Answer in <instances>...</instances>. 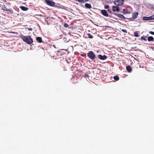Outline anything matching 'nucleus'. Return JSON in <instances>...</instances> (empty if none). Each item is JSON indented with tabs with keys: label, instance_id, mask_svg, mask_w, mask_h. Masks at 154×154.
Returning a JSON list of instances; mask_svg holds the SVG:
<instances>
[{
	"label": "nucleus",
	"instance_id": "nucleus-4",
	"mask_svg": "<svg viewBox=\"0 0 154 154\" xmlns=\"http://www.w3.org/2000/svg\"><path fill=\"white\" fill-rule=\"evenodd\" d=\"M143 20L149 21L154 20V15H152L149 17L144 16L142 18Z\"/></svg>",
	"mask_w": 154,
	"mask_h": 154
},
{
	"label": "nucleus",
	"instance_id": "nucleus-45",
	"mask_svg": "<svg viewBox=\"0 0 154 154\" xmlns=\"http://www.w3.org/2000/svg\"><path fill=\"white\" fill-rule=\"evenodd\" d=\"M148 35H147V36H148Z\"/></svg>",
	"mask_w": 154,
	"mask_h": 154
},
{
	"label": "nucleus",
	"instance_id": "nucleus-16",
	"mask_svg": "<svg viewBox=\"0 0 154 154\" xmlns=\"http://www.w3.org/2000/svg\"><path fill=\"white\" fill-rule=\"evenodd\" d=\"M85 6L86 8L87 9H90L92 8L91 4L88 3H86L85 5Z\"/></svg>",
	"mask_w": 154,
	"mask_h": 154
},
{
	"label": "nucleus",
	"instance_id": "nucleus-39",
	"mask_svg": "<svg viewBox=\"0 0 154 154\" xmlns=\"http://www.w3.org/2000/svg\"><path fill=\"white\" fill-rule=\"evenodd\" d=\"M57 52L58 53H60V52H61L59 51H57Z\"/></svg>",
	"mask_w": 154,
	"mask_h": 154
},
{
	"label": "nucleus",
	"instance_id": "nucleus-22",
	"mask_svg": "<svg viewBox=\"0 0 154 154\" xmlns=\"http://www.w3.org/2000/svg\"><path fill=\"white\" fill-rule=\"evenodd\" d=\"M7 11L9 12H6L7 14H9V13H13V11L12 10L10 9H8Z\"/></svg>",
	"mask_w": 154,
	"mask_h": 154
},
{
	"label": "nucleus",
	"instance_id": "nucleus-30",
	"mask_svg": "<svg viewBox=\"0 0 154 154\" xmlns=\"http://www.w3.org/2000/svg\"><path fill=\"white\" fill-rule=\"evenodd\" d=\"M149 33L151 35H154V32H153L152 31H150L149 32Z\"/></svg>",
	"mask_w": 154,
	"mask_h": 154
},
{
	"label": "nucleus",
	"instance_id": "nucleus-31",
	"mask_svg": "<svg viewBox=\"0 0 154 154\" xmlns=\"http://www.w3.org/2000/svg\"><path fill=\"white\" fill-rule=\"evenodd\" d=\"M107 11H108L109 13L112 14V11H111L109 8L107 9Z\"/></svg>",
	"mask_w": 154,
	"mask_h": 154
},
{
	"label": "nucleus",
	"instance_id": "nucleus-3",
	"mask_svg": "<svg viewBox=\"0 0 154 154\" xmlns=\"http://www.w3.org/2000/svg\"><path fill=\"white\" fill-rule=\"evenodd\" d=\"M53 7L59 8H60L65 10L66 11H69V8L67 7H65L63 5H61L57 3L56 4L55 3H54V6H53Z\"/></svg>",
	"mask_w": 154,
	"mask_h": 154
},
{
	"label": "nucleus",
	"instance_id": "nucleus-38",
	"mask_svg": "<svg viewBox=\"0 0 154 154\" xmlns=\"http://www.w3.org/2000/svg\"><path fill=\"white\" fill-rule=\"evenodd\" d=\"M125 0H120V1H121V2H124V1H125Z\"/></svg>",
	"mask_w": 154,
	"mask_h": 154
},
{
	"label": "nucleus",
	"instance_id": "nucleus-35",
	"mask_svg": "<svg viewBox=\"0 0 154 154\" xmlns=\"http://www.w3.org/2000/svg\"><path fill=\"white\" fill-rule=\"evenodd\" d=\"M63 40L65 42H66V38H63Z\"/></svg>",
	"mask_w": 154,
	"mask_h": 154
},
{
	"label": "nucleus",
	"instance_id": "nucleus-28",
	"mask_svg": "<svg viewBox=\"0 0 154 154\" xmlns=\"http://www.w3.org/2000/svg\"><path fill=\"white\" fill-rule=\"evenodd\" d=\"M84 77L85 78H87L89 77V75H88V74H85L84 75Z\"/></svg>",
	"mask_w": 154,
	"mask_h": 154
},
{
	"label": "nucleus",
	"instance_id": "nucleus-37",
	"mask_svg": "<svg viewBox=\"0 0 154 154\" xmlns=\"http://www.w3.org/2000/svg\"><path fill=\"white\" fill-rule=\"evenodd\" d=\"M64 50L65 51H67V50H66V49H62L61 50Z\"/></svg>",
	"mask_w": 154,
	"mask_h": 154
},
{
	"label": "nucleus",
	"instance_id": "nucleus-9",
	"mask_svg": "<svg viewBox=\"0 0 154 154\" xmlns=\"http://www.w3.org/2000/svg\"><path fill=\"white\" fill-rule=\"evenodd\" d=\"M97 57H98V59L101 60H106L107 57L105 55H102L101 54H99L97 55Z\"/></svg>",
	"mask_w": 154,
	"mask_h": 154
},
{
	"label": "nucleus",
	"instance_id": "nucleus-8",
	"mask_svg": "<svg viewBox=\"0 0 154 154\" xmlns=\"http://www.w3.org/2000/svg\"><path fill=\"white\" fill-rule=\"evenodd\" d=\"M120 8L118 6L113 5L112 7V11L113 12L116 11L117 12H120Z\"/></svg>",
	"mask_w": 154,
	"mask_h": 154
},
{
	"label": "nucleus",
	"instance_id": "nucleus-20",
	"mask_svg": "<svg viewBox=\"0 0 154 154\" xmlns=\"http://www.w3.org/2000/svg\"><path fill=\"white\" fill-rule=\"evenodd\" d=\"M138 31H135L134 32V35L135 37H140V35L138 33Z\"/></svg>",
	"mask_w": 154,
	"mask_h": 154
},
{
	"label": "nucleus",
	"instance_id": "nucleus-5",
	"mask_svg": "<svg viewBox=\"0 0 154 154\" xmlns=\"http://www.w3.org/2000/svg\"><path fill=\"white\" fill-rule=\"evenodd\" d=\"M45 1L46 4L49 6L52 7L54 6L55 2L52 0H45Z\"/></svg>",
	"mask_w": 154,
	"mask_h": 154
},
{
	"label": "nucleus",
	"instance_id": "nucleus-12",
	"mask_svg": "<svg viewBox=\"0 0 154 154\" xmlns=\"http://www.w3.org/2000/svg\"><path fill=\"white\" fill-rule=\"evenodd\" d=\"M126 69L127 72L129 73H130L132 70V68L130 65H128L126 66Z\"/></svg>",
	"mask_w": 154,
	"mask_h": 154
},
{
	"label": "nucleus",
	"instance_id": "nucleus-15",
	"mask_svg": "<svg viewBox=\"0 0 154 154\" xmlns=\"http://www.w3.org/2000/svg\"><path fill=\"white\" fill-rule=\"evenodd\" d=\"M36 39L38 42L41 43L42 42V38L40 37H36Z\"/></svg>",
	"mask_w": 154,
	"mask_h": 154
},
{
	"label": "nucleus",
	"instance_id": "nucleus-19",
	"mask_svg": "<svg viewBox=\"0 0 154 154\" xmlns=\"http://www.w3.org/2000/svg\"><path fill=\"white\" fill-rule=\"evenodd\" d=\"M89 0H78L77 2L80 3H84L86 2H88Z\"/></svg>",
	"mask_w": 154,
	"mask_h": 154
},
{
	"label": "nucleus",
	"instance_id": "nucleus-6",
	"mask_svg": "<svg viewBox=\"0 0 154 154\" xmlns=\"http://www.w3.org/2000/svg\"><path fill=\"white\" fill-rule=\"evenodd\" d=\"M101 13L103 16L106 17H109L111 18L112 17L111 16L109 15L107 12V11L105 10H100Z\"/></svg>",
	"mask_w": 154,
	"mask_h": 154
},
{
	"label": "nucleus",
	"instance_id": "nucleus-36",
	"mask_svg": "<svg viewBox=\"0 0 154 154\" xmlns=\"http://www.w3.org/2000/svg\"><path fill=\"white\" fill-rule=\"evenodd\" d=\"M137 48V47H133V48H132V49H133L134 50H135Z\"/></svg>",
	"mask_w": 154,
	"mask_h": 154
},
{
	"label": "nucleus",
	"instance_id": "nucleus-32",
	"mask_svg": "<svg viewBox=\"0 0 154 154\" xmlns=\"http://www.w3.org/2000/svg\"><path fill=\"white\" fill-rule=\"evenodd\" d=\"M2 9L4 11H7L8 9H7V8L5 7H4Z\"/></svg>",
	"mask_w": 154,
	"mask_h": 154
},
{
	"label": "nucleus",
	"instance_id": "nucleus-26",
	"mask_svg": "<svg viewBox=\"0 0 154 154\" xmlns=\"http://www.w3.org/2000/svg\"><path fill=\"white\" fill-rule=\"evenodd\" d=\"M63 26H64L65 27V28H67V27H69V25H68V24L67 23H65L64 24V25H63Z\"/></svg>",
	"mask_w": 154,
	"mask_h": 154
},
{
	"label": "nucleus",
	"instance_id": "nucleus-18",
	"mask_svg": "<svg viewBox=\"0 0 154 154\" xmlns=\"http://www.w3.org/2000/svg\"><path fill=\"white\" fill-rule=\"evenodd\" d=\"M146 38L147 36L143 35L141 37V38L139 39V40L141 41L144 40V41H146L147 40Z\"/></svg>",
	"mask_w": 154,
	"mask_h": 154
},
{
	"label": "nucleus",
	"instance_id": "nucleus-42",
	"mask_svg": "<svg viewBox=\"0 0 154 154\" xmlns=\"http://www.w3.org/2000/svg\"><path fill=\"white\" fill-rule=\"evenodd\" d=\"M107 27H109V26H107Z\"/></svg>",
	"mask_w": 154,
	"mask_h": 154
},
{
	"label": "nucleus",
	"instance_id": "nucleus-7",
	"mask_svg": "<svg viewBox=\"0 0 154 154\" xmlns=\"http://www.w3.org/2000/svg\"><path fill=\"white\" fill-rule=\"evenodd\" d=\"M113 14H114L115 16H116L120 18L121 20H124L126 19V17H125L123 15L114 12L113 13Z\"/></svg>",
	"mask_w": 154,
	"mask_h": 154
},
{
	"label": "nucleus",
	"instance_id": "nucleus-21",
	"mask_svg": "<svg viewBox=\"0 0 154 154\" xmlns=\"http://www.w3.org/2000/svg\"><path fill=\"white\" fill-rule=\"evenodd\" d=\"M113 79L116 81H117L119 80V77L118 75H115L113 77Z\"/></svg>",
	"mask_w": 154,
	"mask_h": 154
},
{
	"label": "nucleus",
	"instance_id": "nucleus-2",
	"mask_svg": "<svg viewBox=\"0 0 154 154\" xmlns=\"http://www.w3.org/2000/svg\"><path fill=\"white\" fill-rule=\"evenodd\" d=\"M87 56L91 60H97V57L96 55L94 53L93 51H88L87 53Z\"/></svg>",
	"mask_w": 154,
	"mask_h": 154
},
{
	"label": "nucleus",
	"instance_id": "nucleus-17",
	"mask_svg": "<svg viewBox=\"0 0 154 154\" xmlns=\"http://www.w3.org/2000/svg\"><path fill=\"white\" fill-rule=\"evenodd\" d=\"M19 8L22 10L24 11H27L28 10V8L23 6H20Z\"/></svg>",
	"mask_w": 154,
	"mask_h": 154
},
{
	"label": "nucleus",
	"instance_id": "nucleus-10",
	"mask_svg": "<svg viewBox=\"0 0 154 154\" xmlns=\"http://www.w3.org/2000/svg\"><path fill=\"white\" fill-rule=\"evenodd\" d=\"M120 12L122 13L123 14H129L130 13V12L129 11V10L126 8H124L123 9L122 11H121Z\"/></svg>",
	"mask_w": 154,
	"mask_h": 154
},
{
	"label": "nucleus",
	"instance_id": "nucleus-29",
	"mask_svg": "<svg viewBox=\"0 0 154 154\" xmlns=\"http://www.w3.org/2000/svg\"><path fill=\"white\" fill-rule=\"evenodd\" d=\"M121 31L124 32V33H127V31L125 29H121Z\"/></svg>",
	"mask_w": 154,
	"mask_h": 154
},
{
	"label": "nucleus",
	"instance_id": "nucleus-40",
	"mask_svg": "<svg viewBox=\"0 0 154 154\" xmlns=\"http://www.w3.org/2000/svg\"><path fill=\"white\" fill-rule=\"evenodd\" d=\"M26 4V3H23V5H25V4Z\"/></svg>",
	"mask_w": 154,
	"mask_h": 154
},
{
	"label": "nucleus",
	"instance_id": "nucleus-41",
	"mask_svg": "<svg viewBox=\"0 0 154 154\" xmlns=\"http://www.w3.org/2000/svg\"><path fill=\"white\" fill-rule=\"evenodd\" d=\"M12 33H14V32H12Z\"/></svg>",
	"mask_w": 154,
	"mask_h": 154
},
{
	"label": "nucleus",
	"instance_id": "nucleus-11",
	"mask_svg": "<svg viewBox=\"0 0 154 154\" xmlns=\"http://www.w3.org/2000/svg\"><path fill=\"white\" fill-rule=\"evenodd\" d=\"M138 13L137 12H134L132 14V17L133 19H135L138 16Z\"/></svg>",
	"mask_w": 154,
	"mask_h": 154
},
{
	"label": "nucleus",
	"instance_id": "nucleus-44",
	"mask_svg": "<svg viewBox=\"0 0 154 154\" xmlns=\"http://www.w3.org/2000/svg\"><path fill=\"white\" fill-rule=\"evenodd\" d=\"M75 1H77L78 0H75Z\"/></svg>",
	"mask_w": 154,
	"mask_h": 154
},
{
	"label": "nucleus",
	"instance_id": "nucleus-27",
	"mask_svg": "<svg viewBox=\"0 0 154 154\" xmlns=\"http://www.w3.org/2000/svg\"><path fill=\"white\" fill-rule=\"evenodd\" d=\"M117 0H115L113 2V3L115 5V6H117Z\"/></svg>",
	"mask_w": 154,
	"mask_h": 154
},
{
	"label": "nucleus",
	"instance_id": "nucleus-34",
	"mask_svg": "<svg viewBox=\"0 0 154 154\" xmlns=\"http://www.w3.org/2000/svg\"><path fill=\"white\" fill-rule=\"evenodd\" d=\"M28 29L29 30V31H31L32 30V29L31 28H28Z\"/></svg>",
	"mask_w": 154,
	"mask_h": 154
},
{
	"label": "nucleus",
	"instance_id": "nucleus-43",
	"mask_svg": "<svg viewBox=\"0 0 154 154\" xmlns=\"http://www.w3.org/2000/svg\"><path fill=\"white\" fill-rule=\"evenodd\" d=\"M115 21V22H117V21Z\"/></svg>",
	"mask_w": 154,
	"mask_h": 154
},
{
	"label": "nucleus",
	"instance_id": "nucleus-25",
	"mask_svg": "<svg viewBox=\"0 0 154 154\" xmlns=\"http://www.w3.org/2000/svg\"><path fill=\"white\" fill-rule=\"evenodd\" d=\"M126 19L129 20H130V21H132L133 20H134V19L132 17L131 18H126Z\"/></svg>",
	"mask_w": 154,
	"mask_h": 154
},
{
	"label": "nucleus",
	"instance_id": "nucleus-23",
	"mask_svg": "<svg viewBox=\"0 0 154 154\" xmlns=\"http://www.w3.org/2000/svg\"><path fill=\"white\" fill-rule=\"evenodd\" d=\"M88 36V38H92L93 37V36L90 33H88L87 34Z\"/></svg>",
	"mask_w": 154,
	"mask_h": 154
},
{
	"label": "nucleus",
	"instance_id": "nucleus-24",
	"mask_svg": "<svg viewBox=\"0 0 154 154\" xmlns=\"http://www.w3.org/2000/svg\"><path fill=\"white\" fill-rule=\"evenodd\" d=\"M109 7L110 8V7H109V5H104V8L105 9H107V10L108 9H109Z\"/></svg>",
	"mask_w": 154,
	"mask_h": 154
},
{
	"label": "nucleus",
	"instance_id": "nucleus-13",
	"mask_svg": "<svg viewBox=\"0 0 154 154\" xmlns=\"http://www.w3.org/2000/svg\"><path fill=\"white\" fill-rule=\"evenodd\" d=\"M117 6H123L124 4V2H121L120 0H117Z\"/></svg>",
	"mask_w": 154,
	"mask_h": 154
},
{
	"label": "nucleus",
	"instance_id": "nucleus-33",
	"mask_svg": "<svg viewBox=\"0 0 154 154\" xmlns=\"http://www.w3.org/2000/svg\"><path fill=\"white\" fill-rule=\"evenodd\" d=\"M106 2L108 4H111L112 3V1H107Z\"/></svg>",
	"mask_w": 154,
	"mask_h": 154
},
{
	"label": "nucleus",
	"instance_id": "nucleus-14",
	"mask_svg": "<svg viewBox=\"0 0 154 154\" xmlns=\"http://www.w3.org/2000/svg\"><path fill=\"white\" fill-rule=\"evenodd\" d=\"M147 7L148 8L154 11V5L149 4L147 5Z\"/></svg>",
	"mask_w": 154,
	"mask_h": 154
},
{
	"label": "nucleus",
	"instance_id": "nucleus-1",
	"mask_svg": "<svg viewBox=\"0 0 154 154\" xmlns=\"http://www.w3.org/2000/svg\"><path fill=\"white\" fill-rule=\"evenodd\" d=\"M20 37L23 42L30 45L33 42L32 38L30 35L24 36L22 34L20 35Z\"/></svg>",
	"mask_w": 154,
	"mask_h": 154
}]
</instances>
